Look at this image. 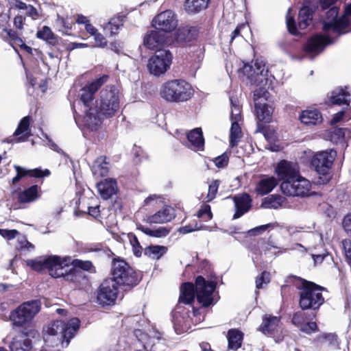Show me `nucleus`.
Returning <instances> with one entry per match:
<instances>
[{"mask_svg":"<svg viewBox=\"0 0 351 351\" xmlns=\"http://www.w3.org/2000/svg\"><path fill=\"white\" fill-rule=\"evenodd\" d=\"M314 0H305L303 7L300 9L298 16V27L300 29H306L311 23L314 6L311 2Z\"/></svg>","mask_w":351,"mask_h":351,"instance_id":"obj_24","label":"nucleus"},{"mask_svg":"<svg viewBox=\"0 0 351 351\" xmlns=\"http://www.w3.org/2000/svg\"><path fill=\"white\" fill-rule=\"evenodd\" d=\"M299 120L303 125L311 127L320 124L323 119L319 110L315 108H310L302 110L300 112Z\"/></svg>","mask_w":351,"mask_h":351,"instance_id":"obj_22","label":"nucleus"},{"mask_svg":"<svg viewBox=\"0 0 351 351\" xmlns=\"http://www.w3.org/2000/svg\"><path fill=\"white\" fill-rule=\"evenodd\" d=\"M112 278L117 285L135 286L139 282L136 272L124 261H117L112 265Z\"/></svg>","mask_w":351,"mask_h":351,"instance_id":"obj_7","label":"nucleus"},{"mask_svg":"<svg viewBox=\"0 0 351 351\" xmlns=\"http://www.w3.org/2000/svg\"><path fill=\"white\" fill-rule=\"evenodd\" d=\"M14 167L16 173L19 174L22 178L26 176H29L34 178H42L48 176L50 174V171L48 169H45L44 171L40 169H27L19 165H14Z\"/></svg>","mask_w":351,"mask_h":351,"instance_id":"obj_37","label":"nucleus"},{"mask_svg":"<svg viewBox=\"0 0 351 351\" xmlns=\"http://www.w3.org/2000/svg\"><path fill=\"white\" fill-rule=\"evenodd\" d=\"M256 117L260 121L269 123L272 119L273 108L266 103L254 105Z\"/></svg>","mask_w":351,"mask_h":351,"instance_id":"obj_33","label":"nucleus"},{"mask_svg":"<svg viewBox=\"0 0 351 351\" xmlns=\"http://www.w3.org/2000/svg\"><path fill=\"white\" fill-rule=\"evenodd\" d=\"M343 226L345 230L351 234V213L345 217Z\"/></svg>","mask_w":351,"mask_h":351,"instance_id":"obj_64","label":"nucleus"},{"mask_svg":"<svg viewBox=\"0 0 351 351\" xmlns=\"http://www.w3.org/2000/svg\"><path fill=\"white\" fill-rule=\"evenodd\" d=\"M174 217L173 208L165 206L155 214L148 217L147 221L151 223H163L170 221Z\"/></svg>","mask_w":351,"mask_h":351,"instance_id":"obj_27","label":"nucleus"},{"mask_svg":"<svg viewBox=\"0 0 351 351\" xmlns=\"http://www.w3.org/2000/svg\"><path fill=\"white\" fill-rule=\"evenodd\" d=\"M280 189L285 195L289 196L305 197L312 194L311 183L300 175L290 181L282 182Z\"/></svg>","mask_w":351,"mask_h":351,"instance_id":"obj_9","label":"nucleus"},{"mask_svg":"<svg viewBox=\"0 0 351 351\" xmlns=\"http://www.w3.org/2000/svg\"><path fill=\"white\" fill-rule=\"evenodd\" d=\"M3 30L6 33L13 47H14V45L17 46L18 45H22V39L16 32L8 28H4Z\"/></svg>","mask_w":351,"mask_h":351,"instance_id":"obj_52","label":"nucleus"},{"mask_svg":"<svg viewBox=\"0 0 351 351\" xmlns=\"http://www.w3.org/2000/svg\"><path fill=\"white\" fill-rule=\"evenodd\" d=\"M219 182L218 180H213L209 185L208 192L207 195L208 201L213 200L218 191Z\"/></svg>","mask_w":351,"mask_h":351,"instance_id":"obj_60","label":"nucleus"},{"mask_svg":"<svg viewBox=\"0 0 351 351\" xmlns=\"http://www.w3.org/2000/svg\"><path fill=\"white\" fill-rule=\"evenodd\" d=\"M135 335L138 340L143 343L144 348L147 350H152L156 339L150 337L147 334L143 333L140 330L135 331Z\"/></svg>","mask_w":351,"mask_h":351,"instance_id":"obj_43","label":"nucleus"},{"mask_svg":"<svg viewBox=\"0 0 351 351\" xmlns=\"http://www.w3.org/2000/svg\"><path fill=\"white\" fill-rule=\"evenodd\" d=\"M285 198L279 195H271L265 197L261 203V208L278 209L284 206Z\"/></svg>","mask_w":351,"mask_h":351,"instance_id":"obj_34","label":"nucleus"},{"mask_svg":"<svg viewBox=\"0 0 351 351\" xmlns=\"http://www.w3.org/2000/svg\"><path fill=\"white\" fill-rule=\"evenodd\" d=\"M161 97L171 102H182L189 100L193 95L191 84L184 80H173L164 83L160 90Z\"/></svg>","mask_w":351,"mask_h":351,"instance_id":"obj_3","label":"nucleus"},{"mask_svg":"<svg viewBox=\"0 0 351 351\" xmlns=\"http://www.w3.org/2000/svg\"><path fill=\"white\" fill-rule=\"evenodd\" d=\"M48 256H40L33 260H27V265L36 271L47 269Z\"/></svg>","mask_w":351,"mask_h":351,"instance_id":"obj_42","label":"nucleus"},{"mask_svg":"<svg viewBox=\"0 0 351 351\" xmlns=\"http://www.w3.org/2000/svg\"><path fill=\"white\" fill-rule=\"evenodd\" d=\"M194 298L195 289L193 285L190 282L183 284L180 288V302L184 304H191Z\"/></svg>","mask_w":351,"mask_h":351,"instance_id":"obj_36","label":"nucleus"},{"mask_svg":"<svg viewBox=\"0 0 351 351\" xmlns=\"http://www.w3.org/2000/svg\"><path fill=\"white\" fill-rule=\"evenodd\" d=\"M93 36L94 37V40L95 42V47H105L106 46L107 41L101 34H100L99 32H97Z\"/></svg>","mask_w":351,"mask_h":351,"instance_id":"obj_62","label":"nucleus"},{"mask_svg":"<svg viewBox=\"0 0 351 351\" xmlns=\"http://www.w3.org/2000/svg\"><path fill=\"white\" fill-rule=\"evenodd\" d=\"M317 324L315 322H308L303 325L300 330L301 331L306 333V334H311L315 331L317 330Z\"/></svg>","mask_w":351,"mask_h":351,"instance_id":"obj_63","label":"nucleus"},{"mask_svg":"<svg viewBox=\"0 0 351 351\" xmlns=\"http://www.w3.org/2000/svg\"><path fill=\"white\" fill-rule=\"evenodd\" d=\"M71 267L72 268L75 267L86 271H88L92 268L93 265L92 263L88 261H83L81 260L75 259L73 261L71 260Z\"/></svg>","mask_w":351,"mask_h":351,"instance_id":"obj_57","label":"nucleus"},{"mask_svg":"<svg viewBox=\"0 0 351 351\" xmlns=\"http://www.w3.org/2000/svg\"><path fill=\"white\" fill-rule=\"evenodd\" d=\"M83 123L84 126L92 132L97 131L101 127V118L95 108L84 110Z\"/></svg>","mask_w":351,"mask_h":351,"instance_id":"obj_20","label":"nucleus"},{"mask_svg":"<svg viewBox=\"0 0 351 351\" xmlns=\"http://www.w3.org/2000/svg\"><path fill=\"white\" fill-rule=\"evenodd\" d=\"M270 281V274L267 271H263L260 276L256 279V287L257 289L263 288V285H267Z\"/></svg>","mask_w":351,"mask_h":351,"instance_id":"obj_56","label":"nucleus"},{"mask_svg":"<svg viewBox=\"0 0 351 351\" xmlns=\"http://www.w3.org/2000/svg\"><path fill=\"white\" fill-rule=\"evenodd\" d=\"M163 203V197L161 195L152 194L149 195L143 202V206L155 207Z\"/></svg>","mask_w":351,"mask_h":351,"instance_id":"obj_51","label":"nucleus"},{"mask_svg":"<svg viewBox=\"0 0 351 351\" xmlns=\"http://www.w3.org/2000/svg\"><path fill=\"white\" fill-rule=\"evenodd\" d=\"M19 234V232L16 230H8L0 228V235L6 240H12Z\"/></svg>","mask_w":351,"mask_h":351,"instance_id":"obj_59","label":"nucleus"},{"mask_svg":"<svg viewBox=\"0 0 351 351\" xmlns=\"http://www.w3.org/2000/svg\"><path fill=\"white\" fill-rule=\"evenodd\" d=\"M239 123L232 122L230 136V143L232 147L237 145L242 136V132Z\"/></svg>","mask_w":351,"mask_h":351,"instance_id":"obj_44","label":"nucleus"},{"mask_svg":"<svg viewBox=\"0 0 351 351\" xmlns=\"http://www.w3.org/2000/svg\"><path fill=\"white\" fill-rule=\"evenodd\" d=\"M187 138L191 143V147L197 151H202L204 146V139L203 138L201 128H195L187 134Z\"/></svg>","mask_w":351,"mask_h":351,"instance_id":"obj_30","label":"nucleus"},{"mask_svg":"<svg viewBox=\"0 0 351 351\" xmlns=\"http://www.w3.org/2000/svg\"><path fill=\"white\" fill-rule=\"evenodd\" d=\"M243 333L237 329H230L228 332V346L232 350H237L241 346Z\"/></svg>","mask_w":351,"mask_h":351,"instance_id":"obj_38","label":"nucleus"},{"mask_svg":"<svg viewBox=\"0 0 351 351\" xmlns=\"http://www.w3.org/2000/svg\"><path fill=\"white\" fill-rule=\"evenodd\" d=\"M276 173L283 182L290 181L300 175L299 167L297 163L280 161L276 167Z\"/></svg>","mask_w":351,"mask_h":351,"instance_id":"obj_17","label":"nucleus"},{"mask_svg":"<svg viewBox=\"0 0 351 351\" xmlns=\"http://www.w3.org/2000/svg\"><path fill=\"white\" fill-rule=\"evenodd\" d=\"M40 310V306L38 301L24 302L10 312V320L13 327L23 330L25 328H34L32 321Z\"/></svg>","mask_w":351,"mask_h":351,"instance_id":"obj_4","label":"nucleus"},{"mask_svg":"<svg viewBox=\"0 0 351 351\" xmlns=\"http://www.w3.org/2000/svg\"><path fill=\"white\" fill-rule=\"evenodd\" d=\"M197 217L207 221L212 218L210 207L208 205H204L197 213Z\"/></svg>","mask_w":351,"mask_h":351,"instance_id":"obj_61","label":"nucleus"},{"mask_svg":"<svg viewBox=\"0 0 351 351\" xmlns=\"http://www.w3.org/2000/svg\"><path fill=\"white\" fill-rule=\"evenodd\" d=\"M101 197L104 199L110 198L117 192V184L115 180L112 178L106 179L97 185Z\"/></svg>","mask_w":351,"mask_h":351,"instance_id":"obj_26","label":"nucleus"},{"mask_svg":"<svg viewBox=\"0 0 351 351\" xmlns=\"http://www.w3.org/2000/svg\"><path fill=\"white\" fill-rule=\"evenodd\" d=\"M300 292V305L302 309H317L324 302L322 291L323 287L311 282L304 281Z\"/></svg>","mask_w":351,"mask_h":351,"instance_id":"obj_5","label":"nucleus"},{"mask_svg":"<svg viewBox=\"0 0 351 351\" xmlns=\"http://www.w3.org/2000/svg\"><path fill=\"white\" fill-rule=\"evenodd\" d=\"M120 93L114 86H110L100 92L99 113L106 117H112L119 111Z\"/></svg>","mask_w":351,"mask_h":351,"instance_id":"obj_6","label":"nucleus"},{"mask_svg":"<svg viewBox=\"0 0 351 351\" xmlns=\"http://www.w3.org/2000/svg\"><path fill=\"white\" fill-rule=\"evenodd\" d=\"M30 121L29 116H26L21 120L14 133V135L17 137L16 142H25L32 136L29 128Z\"/></svg>","mask_w":351,"mask_h":351,"instance_id":"obj_28","label":"nucleus"},{"mask_svg":"<svg viewBox=\"0 0 351 351\" xmlns=\"http://www.w3.org/2000/svg\"><path fill=\"white\" fill-rule=\"evenodd\" d=\"M199 34L197 27H180L174 33L175 40L180 44H184L195 39Z\"/></svg>","mask_w":351,"mask_h":351,"instance_id":"obj_21","label":"nucleus"},{"mask_svg":"<svg viewBox=\"0 0 351 351\" xmlns=\"http://www.w3.org/2000/svg\"><path fill=\"white\" fill-rule=\"evenodd\" d=\"M210 0H186L184 4V10L187 13L195 14L206 9Z\"/></svg>","mask_w":351,"mask_h":351,"instance_id":"obj_35","label":"nucleus"},{"mask_svg":"<svg viewBox=\"0 0 351 351\" xmlns=\"http://www.w3.org/2000/svg\"><path fill=\"white\" fill-rule=\"evenodd\" d=\"M350 131L348 129L336 128L331 134V140L337 143L342 142L346 138H350Z\"/></svg>","mask_w":351,"mask_h":351,"instance_id":"obj_46","label":"nucleus"},{"mask_svg":"<svg viewBox=\"0 0 351 351\" xmlns=\"http://www.w3.org/2000/svg\"><path fill=\"white\" fill-rule=\"evenodd\" d=\"M107 75H102L101 77L94 80L84 87L95 95L98 89L107 81Z\"/></svg>","mask_w":351,"mask_h":351,"instance_id":"obj_49","label":"nucleus"},{"mask_svg":"<svg viewBox=\"0 0 351 351\" xmlns=\"http://www.w3.org/2000/svg\"><path fill=\"white\" fill-rule=\"evenodd\" d=\"M122 26L123 23L120 18H113L106 25L104 30L110 35L117 34Z\"/></svg>","mask_w":351,"mask_h":351,"instance_id":"obj_45","label":"nucleus"},{"mask_svg":"<svg viewBox=\"0 0 351 351\" xmlns=\"http://www.w3.org/2000/svg\"><path fill=\"white\" fill-rule=\"evenodd\" d=\"M173 56L168 50H158L147 63L149 72L156 77L164 75L170 68Z\"/></svg>","mask_w":351,"mask_h":351,"instance_id":"obj_8","label":"nucleus"},{"mask_svg":"<svg viewBox=\"0 0 351 351\" xmlns=\"http://www.w3.org/2000/svg\"><path fill=\"white\" fill-rule=\"evenodd\" d=\"M108 169V163L106 161V158L101 157L95 162L93 173L95 177L101 178L107 176Z\"/></svg>","mask_w":351,"mask_h":351,"instance_id":"obj_40","label":"nucleus"},{"mask_svg":"<svg viewBox=\"0 0 351 351\" xmlns=\"http://www.w3.org/2000/svg\"><path fill=\"white\" fill-rule=\"evenodd\" d=\"M165 43V36L156 29L148 31L143 37V45L149 49H157Z\"/></svg>","mask_w":351,"mask_h":351,"instance_id":"obj_19","label":"nucleus"},{"mask_svg":"<svg viewBox=\"0 0 351 351\" xmlns=\"http://www.w3.org/2000/svg\"><path fill=\"white\" fill-rule=\"evenodd\" d=\"M231 104V121L232 122H239L241 121V109L235 99H230Z\"/></svg>","mask_w":351,"mask_h":351,"instance_id":"obj_50","label":"nucleus"},{"mask_svg":"<svg viewBox=\"0 0 351 351\" xmlns=\"http://www.w3.org/2000/svg\"><path fill=\"white\" fill-rule=\"evenodd\" d=\"M40 196V189L38 185H33L17 195V199L20 203H31L38 199Z\"/></svg>","mask_w":351,"mask_h":351,"instance_id":"obj_29","label":"nucleus"},{"mask_svg":"<svg viewBox=\"0 0 351 351\" xmlns=\"http://www.w3.org/2000/svg\"><path fill=\"white\" fill-rule=\"evenodd\" d=\"M37 331L32 328H25L21 332L15 336L10 345L11 351H47L43 347L40 348H36L32 345L30 337H34L37 335Z\"/></svg>","mask_w":351,"mask_h":351,"instance_id":"obj_11","label":"nucleus"},{"mask_svg":"<svg viewBox=\"0 0 351 351\" xmlns=\"http://www.w3.org/2000/svg\"><path fill=\"white\" fill-rule=\"evenodd\" d=\"M128 237L131 245L132 246L134 254L136 256H140L142 254V248L136 237L134 234L130 233L128 234Z\"/></svg>","mask_w":351,"mask_h":351,"instance_id":"obj_54","label":"nucleus"},{"mask_svg":"<svg viewBox=\"0 0 351 351\" xmlns=\"http://www.w3.org/2000/svg\"><path fill=\"white\" fill-rule=\"evenodd\" d=\"M262 332L265 335H273L281 331L282 327L278 317L266 315L260 326Z\"/></svg>","mask_w":351,"mask_h":351,"instance_id":"obj_23","label":"nucleus"},{"mask_svg":"<svg viewBox=\"0 0 351 351\" xmlns=\"http://www.w3.org/2000/svg\"><path fill=\"white\" fill-rule=\"evenodd\" d=\"M336 156V152L332 149L321 152L313 156L311 164L319 174L327 175Z\"/></svg>","mask_w":351,"mask_h":351,"instance_id":"obj_16","label":"nucleus"},{"mask_svg":"<svg viewBox=\"0 0 351 351\" xmlns=\"http://www.w3.org/2000/svg\"><path fill=\"white\" fill-rule=\"evenodd\" d=\"M286 21L288 30L291 34L298 35L300 34L297 27H295L293 17L291 15V8H289L287 11Z\"/></svg>","mask_w":351,"mask_h":351,"instance_id":"obj_53","label":"nucleus"},{"mask_svg":"<svg viewBox=\"0 0 351 351\" xmlns=\"http://www.w3.org/2000/svg\"><path fill=\"white\" fill-rule=\"evenodd\" d=\"M229 157L227 154L224 153L217 157H216L213 162L215 166L218 168H224L228 164Z\"/></svg>","mask_w":351,"mask_h":351,"instance_id":"obj_58","label":"nucleus"},{"mask_svg":"<svg viewBox=\"0 0 351 351\" xmlns=\"http://www.w3.org/2000/svg\"><path fill=\"white\" fill-rule=\"evenodd\" d=\"M167 248L163 245H150L145 249V254L150 258L158 260L165 254Z\"/></svg>","mask_w":351,"mask_h":351,"instance_id":"obj_41","label":"nucleus"},{"mask_svg":"<svg viewBox=\"0 0 351 351\" xmlns=\"http://www.w3.org/2000/svg\"><path fill=\"white\" fill-rule=\"evenodd\" d=\"M216 283L214 281H206L202 276H198L195 281L197 300L203 306L213 305L217 302L214 294Z\"/></svg>","mask_w":351,"mask_h":351,"instance_id":"obj_10","label":"nucleus"},{"mask_svg":"<svg viewBox=\"0 0 351 351\" xmlns=\"http://www.w3.org/2000/svg\"><path fill=\"white\" fill-rule=\"evenodd\" d=\"M326 18L324 20V30H332L339 34H344L348 32L346 29L348 27L349 19H346L344 14L338 18L339 8L337 6H332L328 8Z\"/></svg>","mask_w":351,"mask_h":351,"instance_id":"obj_12","label":"nucleus"},{"mask_svg":"<svg viewBox=\"0 0 351 351\" xmlns=\"http://www.w3.org/2000/svg\"><path fill=\"white\" fill-rule=\"evenodd\" d=\"M94 99V94L85 87L81 89L80 100L83 103L84 110L92 108L90 104Z\"/></svg>","mask_w":351,"mask_h":351,"instance_id":"obj_47","label":"nucleus"},{"mask_svg":"<svg viewBox=\"0 0 351 351\" xmlns=\"http://www.w3.org/2000/svg\"><path fill=\"white\" fill-rule=\"evenodd\" d=\"M278 184V180L274 177H267L261 179L257 184L256 192L261 195H264L271 192Z\"/></svg>","mask_w":351,"mask_h":351,"instance_id":"obj_32","label":"nucleus"},{"mask_svg":"<svg viewBox=\"0 0 351 351\" xmlns=\"http://www.w3.org/2000/svg\"><path fill=\"white\" fill-rule=\"evenodd\" d=\"M37 38L42 39L50 45H55L58 43V37L48 26H43L36 33Z\"/></svg>","mask_w":351,"mask_h":351,"instance_id":"obj_39","label":"nucleus"},{"mask_svg":"<svg viewBox=\"0 0 351 351\" xmlns=\"http://www.w3.org/2000/svg\"><path fill=\"white\" fill-rule=\"evenodd\" d=\"M239 75L243 74L252 84H256L258 87L254 90L253 100L254 105L266 103L269 97V93L265 86L267 84L266 78L267 71L263 61L256 60L254 66L245 64L239 70Z\"/></svg>","mask_w":351,"mask_h":351,"instance_id":"obj_2","label":"nucleus"},{"mask_svg":"<svg viewBox=\"0 0 351 351\" xmlns=\"http://www.w3.org/2000/svg\"><path fill=\"white\" fill-rule=\"evenodd\" d=\"M80 326V320L73 318L67 323L61 320L51 322L43 329V337L46 343L52 345L60 343L62 348L67 347Z\"/></svg>","mask_w":351,"mask_h":351,"instance_id":"obj_1","label":"nucleus"},{"mask_svg":"<svg viewBox=\"0 0 351 351\" xmlns=\"http://www.w3.org/2000/svg\"><path fill=\"white\" fill-rule=\"evenodd\" d=\"M350 94L347 91V87L337 88L331 93L330 101L336 105H348L350 101Z\"/></svg>","mask_w":351,"mask_h":351,"instance_id":"obj_31","label":"nucleus"},{"mask_svg":"<svg viewBox=\"0 0 351 351\" xmlns=\"http://www.w3.org/2000/svg\"><path fill=\"white\" fill-rule=\"evenodd\" d=\"M142 230L146 234L157 238L166 237L169 233V230L165 227H160L154 230H152L148 228H143Z\"/></svg>","mask_w":351,"mask_h":351,"instance_id":"obj_48","label":"nucleus"},{"mask_svg":"<svg viewBox=\"0 0 351 351\" xmlns=\"http://www.w3.org/2000/svg\"><path fill=\"white\" fill-rule=\"evenodd\" d=\"M152 25L160 32L170 33L176 29L178 19L174 12L167 10L157 14L152 21Z\"/></svg>","mask_w":351,"mask_h":351,"instance_id":"obj_15","label":"nucleus"},{"mask_svg":"<svg viewBox=\"0 0 351 351\" xmlns=\"http://www.w3.org/2000/svg\"><path fill=\"white\" fill-rule=\"evenodd\" d=\"M330 43L331 41L328 37L315 35L307 41L304 49L308 54L317 56L324 50L326 45Z\"/></svg>","mask_w":351,"mask_h":351,"instance_id":"obj_18","label":"nucleus"},{"mask_svg":"<svg viewBox=\"0 0 351 351\" xmlns=\"http://www.w3.org/2000/svg\"><path fill=\"white\" fill-rule=\"evenodd\" d=\"M47 270L53 278L69 276L72 271L71 258L56 255L48 256Z\"/></svg>","mask_w":351,"mask_h":351,"instance_id":"obj_13","label":"nucleus"},{"mask_svg":"<svg viewBox=\"0 0 351 351\" xmlns=\"http://www.w3.org/2000/svg\"><path fill=\"white\" fill-rule=\"evenodd\" d=\"M251 201L250 195L246 193L239 194L234 197L236 209L234 215V219L239 218L250 210L251 207Z\"/></svg>","mask_w":351,"mask_h":351,"instance_id":"obj_25","label":"nucleus"},{"mask_svg":"<svg viewBox=\"0 0 351 351\" xmlns=\"http://www.w3.org/2000/svg\"><path fill=\"white\" fill-rule=\"evenodd\" d=\"M56 24L58 26V27L60 28V31L62 32L64 34H67L68 31L71 29V25L67 21V20L60 16V15L57 16Z\"/></svg>","mask_w":351,"mask_h":351,"instance_id":"obj_55","label":"nucleus"},{"mask_svg":"<svg viewBox=\"0 0 351 351\" xmlns=\"http://www.w3.org/2000/svg\"><path fill=\"white\" fill-rule=\"evenodd\" d=\"M118 295V286L112 279L105 280L97 290V301L103 306H111L115 304Z\"/></svg>","mask_w":351,"mask_h":351,"instance_id":"obj_14","label":"nucleus"}]
</instances>
